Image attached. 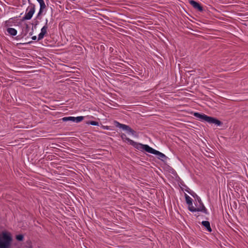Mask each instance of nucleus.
I'll list each match as a JSON object with an SVG mask.
<instances>
[{"mask_svg": "<svg viewBox=\"0 0 248 248\" xmlns=\"http://www.w3.org/2000/svg\"><path fill=\"white\" fill-rule=\"evenodd\" d=\"M119 64H117V63H116L115 65H116V67L113 66V68H115L116 69V70H115V71L116 72H120V71H119V69H120V67H121L122 66L120 65V64H122V65H123V63H118Z\"/></svg>", "mask_w": 248, "mask_h": 248, "instance_id": "nucleus-17", "label": "nucleus"}, {"mask_svg": "<svg viewBox=\"0 0 248 248\" xmlns=\"http://www.w3.org/2000/svg\"><path fill=\"white\" fill-rule=\"evenodd\" d=\"M121 137L124 141H127L129 144H130V141L132 140L129 138H127L125 134L122 133L121 135Z\"/></svg>", "mask_w": 248, "mask_h": 248, "instance_id": "nucleus-16", "label": "nucleus"}, {"mask_svg": "<svg viewBox=\"0 0 248 248\" xmlns=\"http://www.w3.org/2000/svg\"><path fill=\"white\" fill-rule=\"evenodd\" d=\"M12 240L11 234L7 232H2V237L0 236V248H10Z\"/></svg>", "mask_w": 248, "mask_h": 248, "instance_id": "nucleus-2", "label": "nucleus"}, {"mask_svg": "<svg viewBox=\"0 0 248 248\" xmlns=\"http://www.w3.org/2000/svg\"><path fill=\"white\" fill-rule=\"evenodd\" d=\"M39 4H40V9H39V13L38 14V16H39L40 14H41L42 12H43V10L46 8V4H45V3L44 2V1H42V2H40L39 3Z\"/></svg>", "mask_w": 248, "mask_h": 248, "instance_id": "nucleus-13", "label": "nucleus"}, {"mask_svg": "<svg viewBox=\"0 0 248 248\" xmlns=\"http://www.w3.org/2000/svg\"><path fill=\"white\" fill-rule=\"evenodd\" d=\"M115 126L117 127H119L120 128L123 129V130H126L128 133H131L132 135H135L136 134V132L132 129L130 126L128 125L120 124V123L115 121Z\"/></svg>", "mask_w": 248, "mask_h": 248, "instance_id": "nucleus-5", "label": "nucleus"}, {"mask_svg": "<svg viewBox=\"0 0 248 248\" xmlns=\"http://www.w3.org/2000/svg\"><path fill=\"white\" fill-rule=\"evenodd\" d=\"M7 31L10 35L12 36H15L17 34V31L14 28H8L7 29Z\"/></svg>", "mask_w": 248, "mask_h": 248, "instance_id": "nucleus-14", "label": "nucleus"}, {"mask_svg": "<svg viewBox=\"0 0 248 248\" xmlns=\"http://www.w3.org/2000/svg\"><path fill=\"white\" fill-rule=\"evenodd\" d=\"M31 43V41L29 42V43H28V44H30V43Z\"/></svg>", "mask_w": 248, "mask_h": 248, "instance_id": "nucleus-30", "label": "nucleus"}, {"mask_svg": "<svg viewBox=\"0 0 248 248\" xmlns=\"http://www.w3.org/2000/svg\"><path fill=\"white\" fill-rule=\"evenodd\" d=\"M186 71H187V72H190V71L189 70H186Z\"/></svg>", "mask_w": 248, "mask_h": 248, "instance_id": "nucleus-32", "label": "nucleus"}, {"mask_svg": "<svg viewBox=\"0 0 248 248\" xmlns=\"http://www.w3.org/2000/svg\"><path fill=\"white\" fill-rule=\"evenodd\" d=\"M57 68H59L60 70L64 72H69L70 67L65 65L62 63H58V65L55 66Z\"/></svg>", "mask_w": 248, "mask_h": 248, "instance_id": "nucleus-10", "label": "nucleus"}, {"mask_svg": "<svg viewBox=\"0 0 248 248\" xmlns=\"http://www.w3.org/2000/svg\"><path fill=\"white\" fill-rule=\"evenodd\" d=\"M35 5L30 3V5L26 9V13L22 17V20H30L31 18L35 12Z\"/></svg>", "mask_w": 248, "mask_h": 248, "instance_id": "nucleus-4", "label": "nucleus"}, {"mask_svg": "<svg viewBox=\"0 0 248 248\" xmlns=\"http://www.w3.org/2000/svg\"><path fill=\"white\" fill-rule=\"evenodd\" d=\"M44 34H43V33L40 32L38 35V40H40L44 38Z\"/></svg>", "mask_w": 248, "mask_h": 248, "instance_id": "nucleus-20", "label": "nucleus"}, {"mask_svg": "<svg viewBox=\"0 0 248 248\" xmlns=\"http://www.w3.org/2000/svg\"><path fill=\"white\" fill-rule=\"evenodd\" d=\"M150 153L157 155V158L163 161H165L168 157L163 153L152 148Z\"/></svg>", "mask_w": 248, "mask_h": 248, "instance_id": "nucleus-7", "label": "nucleus"}, {"mask_svg": "<svg viewBox=\"0 0 248 248\" xmlns=\"http://www.w3.org/2000/svg\"><path fill=\"white\" fill-rule=\"evenodd\" d=\"M189 3L195 9L198 10L200 12H202L203 11V7L201 5V4L193 0H189Z\"/></svg>", "mask_w": 248, "mask_h": 248, "instance_id": "nucleus-9", "label": "nucleus"}, {"mask_svg": "<svg viewBox=\"0 0 248 248\" xmlns=\"http://www.w3.org/2000/svg\"><path fill=\"white\" fill-rule=\"evenodd\" d=\"M185 190L188 193L189 192H190V191H191V190L188 187H186V189Z\"/></svg>", "mask_w": 248, "mask_h": 248, "instance_id": "nucleus-25", "label": "nucleus"}, {"mask_svg": "<svg viewBox=\"0 0 248 248\" xmlns=\"http://www.w3.org/2000/svg\"><path fill=\"white\" fill-rule=\"evenodd\" d=\"M189 194H190L194 198H197V196H198L197 195L192 191H190V192H189Z\"/></svg>", "mask_w": 248, "mask_h": 248, "instance_id": "nucleus-21", "label": "nucleus"}, {"mask_svg": "<svg viewBox=\"0 0 248 248\" xmlns=\"http://www.w3.org/2000/svg\"><path fill=\"white\" fill-rule=\"evenodd\" d=\"M185 197L186 203L188 205V208L192 205V199L186 194H185Z\"/></svg>", "mask_w": 248, "mask_h": 248, "instance_id": "nucleus-12", "label": "nucleus"}, {"mask_svg": "<svg viewBox=\"0 0 248 248\" xmlns=\"http://www.w3.org/2000/svg\"><path fill=\"white\" fill-rule=\"evenodd\" d=\"M78 47L79 48H81V47L80 46H78Z\"/></svg>", "mask_w": 248, "mask_h": 248, "instance_id": "nucleus-31", "label": "nucleus"}, {"mask_svg": "<svg viewBox=\"0 0 248 248\" xmlns=\"http://www.w3.org/2000/svg\"><path fill=\"white\" fill-rule=\"evenodd\" d=\"M189 210L192 212L200 211L203 212L205 214H208L207 210L203 204H201L200 207L197 208H195L193 206H191V207L189 208Z\"/></svg>", "mask_w": 248, "mask_h": 248, "instance_id": "nucleus-8", "label": "nucleus"}, {"mask_svg": "<svg viewBox=\"0 0 248 248\" xmlns=\"http://www.w3.org/2000/svg\"><path fill=\"white\" fill-rule=\"evenodd\" d=\"M130 145L133 146L135 148L139 150H144L148 153L150 152L152 147L146 144H142L140 143L135 142L133 140H131Z\"/></svg>", "mask_w": 248, "mask_h": 248, "instance_id": "nucleus-3", "label": "nucleus"}, {"mask_svg": "<svg viewBox=\"0 0 248 248\" xmlns=\"http://www.w3.org/2000/svg\"><path fill=\"white\" fill-rule=\"evenodd\" d=\"M12 70L15 71V72H21V69L19 67H16L14 69H12Z\"/></svg>", "mask_w": 248, "mask_h": 248, "instance_id": "nucleus-24", "label": "nucleus"}, {"mask_svg": "<svg viewBox=\"0 0 248 248\" xmlns=\"http://www.w3.org/2000/svg\"><path fill=\"white\" fill-rule=\"evenodd\" d=\"M29 30H30L29 26L28 24H26V27H25L26 33L25 35H26L27 33L29 31Z\"/></svg>", "mask_w": 248, "mask_h": 248, "instance_id": "nucleus-22", "label": "nucleus"}, {"mask_svg": "<svg viewBox=\"0 0 248 248\" xmlns=\"http://www.w3.org/2000/svg\"><path fill=\"white\" fill-rule=\"evenodd\" d=\"M31 38H32V39L33 40H36V39H37V37H36V36H32V37H31Z\"/></svg>", "mask_w": 248, "mask_h": 248, "instance_id": "nucleus-26", "label": "nucleus"}, {"mask_svg": "<svg viewBox=\"0 0 248 248\" xmlns=\"http://www.w3.org/2000/svg\"><path fill=\"white\" fill-rule=\"evenodd\" d=\"M202 224L206 228L208 232H212V230L210 227V223L208 221H202Z\"/></svg>", "mask_w": 248, "mask_h": 248, "instance_id": "nucleus-11", "label": "nucleus"}, {"mask_svg": "<svg viewBox=\"0 0 248 248\" xmlns=\"http://www.w3.org/2000/svg\"><path fill=\"white\" fill-rule=\"evenodd\" d=\"M113 48L112 47H110V48H109V50H110V51H113Z\"/></svg>", "mask_w": 248, "mask_h": 248, "instance_id": "nucleus-29", "label": "nucleus"}, {"mask_svg": "<svg viewBox=\"0 0 248 248\" xmlns=\"http://www.w3.org/2000/svg\"><path fill=\"white\" fill-rule=\"evenodd\" d=\"M84 116H78L77 117L69 116L62 118L61 120L63 122L72 121L74 122L79 123L84 120Z\"/></svg>", "mask_w": 248, "mask_h": 248, "instance_id": "nucleus-6", "label": "nucleus"}, {"mask_svg": "<svg viewBox=\"0 0 248 248\" xmlns=\"http://www.w3.org/2000/svg\"><path fill=\"white\" fill-rule=\"evenodd\" d=\"M44 0H37V1L39 2V3L40 2H42V1H43Z\"/></svg>", "mask_w": 248, "mask_h": 248, "instance_id": "nucleus-28", "label": "nucleus"}, {"mask_svg": "<svg viewBox=\"0 0 248 248\" xmlns=\"http://www.w3.org/2000/svg\"><path fill=\"white\" fill-rule=\"evenodd\" d=\"M33 34V30H32V31L29 33V35L30 36L32 35Z\"/></svg>", "mask_w": 248, "mask_h": 248, "instance_id": "nucleus-27", "label": "nucleus"}, {"mask_svg": "<svg viewBox=\"0 0 248 248\" xmlns=\"http://www.w3.org/2000/svg\"><path fill=\"white\" fill-rule=\"evenodd\" d=\"M24 236L22 234H18L16 235V239L19 241H22L23 240Z\"/></svg>", "mask_w": 248, "mask_h": 248, "instance_id": "nucleus-19", "label": "nucleus"}, {"mask_svg": "<svg viewBox=\"0 0 248 248\" xmlns=\"http://www.w3.org/2000/svg\"><path fill=\"white\" fill-rule=\"evenodd\" d=\"M197 200L198 201V202L200 203V205L201 204H203L202 202V200L201 199V198L199 197V196H197Z\"/></svg>", "mask_w": 248, "mask_h": 248, "instance_id": "nucleus-23", "label": "nucleus"}, {"mask_svg": "<svg viewBox=\"0 0 248 248\" xmlns=\"http://www.w3.org/2000/svg\"><path fill=\"white\" fill-rule=\"evenodd\" d=\"M86 124H91L93 125H99V123L96 121H90L86 122Z\"/></svg>", "mask_w": 248, "mask_h": 248, "instance_id": "nucleus-18", "label": "nucleus"}, {"mask_svg": "<svg viewBox=\"0 0 248 248\" xmlns=\"http://www.w3.org/2000/svg\"><path fill=\"white\" fill-rule=\"evenodd\" d=\"M193 115L201 120L206 122L210 124H214L217 126L223 124V123L217 118L207 116L205 114L194 112Z\"/></svg>", "mask_w": 248, "mask_h": 248, "instance_id": "nucleus-1", "label": "nucleus"}, {"mask_svg": "<svg viewBox=\"0 0 248 248\" xmlns=\"http://www.w3.org/2000/svg\"><path fill=\"white\" fill-rule=\"evenodd\" d=\"M47 22H48V20L47 19H46L45 25L44 26H43L41 30V32L43 33V34H44V35H45L46 33V31L48 28Z\"/></svg>", "mask_w": 248, "mask_h": 248, "instance_id": "nucleus-15", "label": "nucleus"}]
</instances>
